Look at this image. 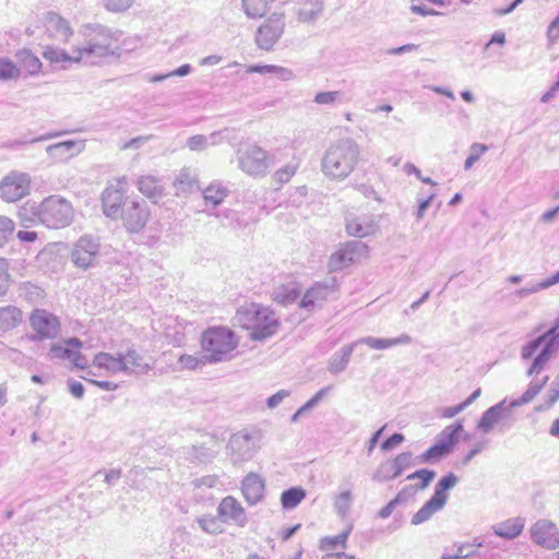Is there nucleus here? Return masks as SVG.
I'll return each instance as SVG.
<instances>
[{
	"label": "nucleus",
	"instance_id": "obj_29",
	"mask_svg": "<svg viewBox=\"0 0 559 559\" xmlns=\"http://www.w3.org/2000/svg\"><path fill=\"white\" fill-rule=\"evenodd\" d=\"M412 341L413 340L408 334L403 333L400 336L393 338H377L372 336H366L355 341L354 343H357V346L365 344L372 349H386L397 345H408L412 343Z\"/></svg>",
	"mask_w": 559,
	"mask_h": 559
},
{
	"label": "nucleus",
	"instance_id": "obj_15",
	"mask_svg": "<svg viewBox=\"0 0 559 559\" xmlns=\"http://www.w3.org/2000/svg\"><path fill=\"white\" fill-rule=\"evenodd\" d=\"M217 515L225 523H233L239 527H245L248 518L245 508L233 496H226L217 507Z\"/></svg>",
	"mask_w": 559,
	"mask_h": 559
},
{
	"label": "nucleus",
	"instance_id": "obj_13",
	"mask_svg": "<svg viewBox=\"0 0 559 559\" xmlns=\"http://www.w3.org/2000/svg\"><path fill=\"white\" fill-rule=\"evenodd\" d=\"M285 28L283 14H272L257 31L255 43L264 50H270L281 38Z\"/></svg>",
	"mask_w": 559,
	"mask_h": 559
},
{
	"label": "nucleus",
	"instance_id": "obj_18",
	"mask_svg": "<svg viewBox=\"0 0 559 559\" xmlns=\"http://www.w3.org/2000/svg\"><path fill=\"white\" fill-rule=\"evenodd\" d=\"M241 493L249 506H257L264 498L265 480L258 474L250 472L241 480Z\"/></svg>",
	"mask_w": 559,
	"mask_h": 559
},
{
	"label": "nucleus",
	"instance_id": "obj_19",
	"mask_svg": "<svg viewBox=\"0 0 559 559\" xmlns=\"http://www.w3.org/2000/svg\"><path fill=\"white\" fill-rule=\"evenodd\" d=\"M515 406H511V401L508 402L506 399L496 405L489 407L478 421L477 428L484 432H489L495 425L501 420L508 418L511 414V409Z\"/></svg>",
	"mask_w": 559,
	"mask_h": 559
},
{
	"label": "nucleus",
	"instance_id": "obj_52",
	"mask_svg": "<svg viewBox=\"0 0 559 559\" xmlns=\"http://www.w3.org/2000/svg\"><path fill=\"white\" fill-rule=\"evenodd\" d=\"M353 502V496L349 490L341 492L334 501V508L336 513L344 518L350 509Z\"/></svg>",
	"mask_w": 559,
	"mask_h": 559
},
{
	"label": "nucleus",
	"instance_id": "obj_57",
	"mask_svg": "<svg viewBox=\"0 0 559 559\" xmlns=\"http://www.w3.org/2000/svg\"><path fill=\"white\" fill-rule=\"evenodd\" d=\"M341 96L340 91L319 92L316 94L313 102L318 105H333L341 100Z\"/></svg>",
	"mask_w": 559,
	"mask_h": 559
},
{
	"label": "nucleus",
	"instance_id": "obj_25",
	"mask_svg": "<svg viewBox=\"0 0 559 559\" xmlns=\"http://www.w3.org/2000/svg\"><path fill=\"white\" fill-rule=\"evenodd\" d=\"M121 365L126 366L121 368V372L124 373L145 374L152 369L151 364L134 348H129L126 354H121Z\"/></svg>",
	"mask_w": 559,
	"mask_h": 559
},
{
	"label": "nucleus",
	"instance_id": "obj_56",
	"mask_svg": "<svg viewBox=\"0 0 559 559\" xmlns=\"http://www.w3.org/2000/svg\"><path fill=\"white\" fill-rule=\"evenodd\" d=\"M471 153L465 159L464 168L471 169L473 165L480 158V156L488 151V146L480 143H474L471 145Z\"/></svg>",
	"mask_w": 559,
	"mask_h": 559
},
{
	"label": "nucleus",
	"instance_id": "obj_9",
	"mask_svg": "<svg viewBox=\"0 0 559 559\" xmlns=\"http://www.w3.org/2000/svg\"><path fill=\"white\" fill-rule=\"evenodd\" d=\"M31 191V177L26 173L13 170L5 175L0 181V199L13 203Z\"/></svg>",
	"mask_w": 559,
	"mask_h": 559
},
{
	"label": "nucleus",
	"instance_id": "obj_33",
	"mask_svg": "<svg viewBox=\"0 0 559 559\" xmlns=\"http://www.w3.org/2000/svg\"><path fill=\"white\" fill-rule=\"evenodd\" d=\"M228 194L229 190L219 181H213L202 190L205 204L211 205L213 209L222 204Z\"/></svg>",
	"mask_w": 559,
	"mask_h": 559
},
{
	"label": "nucleus",
	"instance_id": "obj_2",
	"mask_svg": "<svg viewBox=\"0 0 559 559\" xmlns=\"http://www.w3.org/2000/svg\"><path fill=\"white\" fill-rule=\"evenodd\" d=\"M234 322L250 331L249 337L253 341L273 336L280 326V320L270 307L254 302L238 308Z\"/></svg>",
	"mask_w": 559,
	"mask_h": 559
},
{
	"label": "nucleus",
	"instance_id": "obj_30",
	"mask_svg": "<svg viewBox=\"0 0 559 559\" xmlns=\"http://www.w3.org/2000/svg\"><path fill=\"white\" fill-rule=\"evenodd\" d=\"M43 57L52 66L60 67L62 69H67L66 63L80 62L76 57V48L70 55L66 50L55 47V46H46L43 51Z\"/></svg>",
	"mask_w": 559,
	"mask_h": 559
},
{
	"label": "nucleus",
	"instance_id": "obj_47",
	"mask_svg": "<svg viewBox=\"0 0 559 559\" xmlns=\"http://www.w3.org/2000/svg\"><path fill=\"white\" fill-rule=\"evenodd\" d=\"M350 531L352 528L349 527L336 536H325L321 538L319 545L320 549L323 551L334 550L337 546L345 548Z\"/></svg>",
	"mask_w": 559,
	"mask_h": 559
},
{
	"label": "nucleus",
	"instance_id": "obj_21",
	"mask_svg": "<svg viewBox=\"0 0 559 559\" xmlns=\"http://www.w3.org/2000/svg\"><path fill=\"white\" fill-rule=\"evenodd\" d=\"M83 141L67 140L58 142L46 147V153L55 162H66L84 150Z\"/></svg>",
	"mask_w": 559,
	"mask_h": 559
},
{
	"label": "nucleus",
	"instance_id": "obj_27",
	"mask_svg": "<svg viewBox=\"0 0 559 559\" xmlns=\"http://www.w3.org/2000/svg\"><path fill=\"white\" fill-rule=\"evenodd\" d=\"M377 229V225L370 216H357L346 222V231L349 236L364 238L372 235Z\"/></svg>",
	"mask_w": 559,
	"mask_h": 559
},
{
	"label": "nucleus",
	"instance_id": "obj_61",
	"mask_svg": "<svg viewBox=\"0 0 559 559\" xmlns=\"http://www.w3.org/2000/svg\"><path fill=\"white\" fill-rule=\"evenodd\" d=\"M546 408H550L559 400V373L546 394Z\"/></svg>",
	"mask_w": 559,
	"mask_h": 559
},
{
	"label": "nucleus",
	"instance_id": "obj_8",
	"mask_svg": "<svg viewBox=\"0 0 559 559\" xmlns=\"http://www.w3.org/2000/svg\"><path fill=\"white\" fill-rule=\"evenodd\" d=\"M29 325L34 331V334L29 336L31 341L53 340L59 335L61 329L58 317L45 309L32 311Z\"/></svg>",
	"mask_w": 559,
	"mask_h": 559
},
{
	"label": "nucleus",
	"instance_id": "obj_63",
	"mask_svg": "<svg viewBox=\"0 0 559 559\" xmlns=\"http://www.w3.org/2000/svg\"><path fill=\"white\" fill-rule=\"evenodd\" d=\"M289 395L290 391L280 390L266 400V405L269 408H275L284 401V399L288 397Z\"/></svg>",
	"mask_w": 559,
	"mask_h": 559
},
{
	"label": "nucleus",
	"instance_id": "obj_38",
	"mask_svg": "<svg viewBox=\"0 0 559 559\" xmlns=\"http://www.w3.org/2000/svg\"><path fill=\"white\" fill-rule=\"evenodd\" d=\"M93 365L112 373L120 372L121 368H126V366L121 365V354L114 356L105 352H100L94 356Z\"/></svg>",
	"mask_w": 559,
	"mask_h": 559
},
{
	"label": "nucleus",
	"instance_id": "obj_44",
	"mask_svg": "<svg viewBox=\"0 0 559 559\" xmlns=\"http://www.w3.org/2000/svg\"><path fill=\"white\" fill-rule=\"evenodd\" d=\"M459 481V478L453 473H449L441 477L435 486V496L437 499H441L443 503L448 501L447 491L452 489Z\"/></svg>",
	"mask_w": 559,
	"mask_h": 559
},
{
	"label": "nucleus",
	"instance_id": "obj_53",
	"mask_svg": "<svg viewBox=\"0 0 559 559\" xmlns=\"http://www.w3.org/2000/svg\"><path fill=\"white\" fill-rule=\"evenodd\" d=\"M297 169H298V164L288 163V164L284 165L283 167H281L280 169H277L274 173L273 178L276 182H278L281 185L287 183L293 178V176L296 174Z\"/></svg>",
	"mask_w": 559,
	"mask_h": 559
},
{
	"label": "nucleus",
	"instance_id": "obj_20",
	"mask_svg": "<svg viewBox=\"0 0 559 559\" xmlns=\"http://www.w3.org/2000/svg\"><path fill=\"white\" fill-rule=\"evenodd\" d=\"M436 477V472L428 468L418 469L409 475H407V480H414L415 478H420V483L415 485H408L404 487L401 491L397 492L395 499L400 504L407 502L411 498L414 497L417 490L426 489L429 484Z\"/></svg>",
	"mask_w": 559,
	"mask_h": 559
},
{
	"label": "nucleus",
	"instance_id": "obj_64",
	"mask_svg": "<svg viewBox=\"0 0 559 559\" xmlns=\"http://www.w3.org/2000/svg\"><path fill=\"white\" fill-rule=\"evenodd\" d=\"M404 441V436L402 433L395 432L390 436L384 442L381 444L382 451H390L400 443Z\"/></svg>",
	"mask_w": 559,
	"mask_h": 559
},
{
	"label": "nucleus",
	"instance_id": "obj_58",
	"mask_svg": "<svg viewBox=\"0 0 559 559\" xmlns=\"http://www.w3.org/2000/svg\"><path fill=\"white\" fill-rule=\"evenodd\" d=\"M14 228L15 224L11 218L0 215V246L13 235Z\"/></svg>",
	"mask_w": 559,
	"mask_h": 559
},
{
	"label": "nucleus",
	"instance_id": "obj_23",
	"mask_svg": "<svg viewBox=\"0 0 559 559\" xmlns=\"http://www.w3.org/2000/svg\"><path fill=\"white\" fill-rule=\"evenodd\" d=\"M323 0H297L295 13L300 23H314L323 13Z\"/></svg>",
	"mask_w": 559,
	"mask_h": 559
},
{
	"label": "nucleus",
	"instance_id": "obj_62",
	"mask_svg": "<svg viewBox=\"0 0 559 559\" xmlns=\"http://www.w3.org/2000/svg\"><path fill=\"white\" fill-rule=\"evenodd\" d=\"M193 486L195 488H214L218 484V476L217 475H206L199 478H195L192 481Z\"/></svg>",
	"mask_w": 559,
	"mask_h": 559
},
{
	"label": "nucleus",
	"instance_id": "obj_5",
	"mask_svg": "<svg viewBox=\"0 0 559 559\" xmlns=\"http://www.w3.org/2000/svg\"><path fill=\"white\" fill-rule=\"evenodd\" d=\"M543 345L539 354L534 358L532 365L527 369L526 374L528 377L540 373L551 356L559 349V333H555V330H547L542 335L531 340L521 348V358L527 360L533 357L537 349Z\"/></svg>",
	"mask_w": 559,
	"mask_h": 559
},
{
	"label": "nucleus",
	"instance_id": "obj_46",
	"mask_svg": "<svg viewBox=\"0 0 559 559\" xmlns=\"http://www.w3.org/2000/svg\"><path fill=\"white\" fill-rule=\"evenodd\" d=\"M448 454L450 453L447 452L445 445L436 442L427 451L417 456L416 460L418 464L435 463Z\"/></svg>",
	"mask_w": 559,
	"mask_h": 559
},
{
	"label": "nucleus",
	"instance_id": "obj_12",
	"mask_svg": "<svg viewBox=\"0 0 559 559\" xmlns=\"http://www.w3.org/2000/svg\"><path fill=\"white\" fill-rule=\"evenodd\" d=\"M267 153L258 145L238 152L239 168L250 176H264L267 169Z\"/></svg>",
	"mask_w": 559,
	"mask_h": 559
},
{
	"label": "nucleus",
	"instance_id": "obj_26",
	"mask_svg": "<svg viewBox=\"0 0 559 559\" xmlns=\"http://www.w3.org/2000/svg\"><path fill=\"white\" fill-rule=\"evenodd\" d=\"M82 342L78 337H70L50 345L47 357L50 360H71L75 349H81Z\"/></svg>",
	"mask_w": 559,
	"mask_h": 559
},
{
	"label": "nucleus",
	"instance_id": "obj_10",
	"mask_svg": "<svg viewBox=\"0 0 559 559\" xmlns=\"http://www.w3.org/2000/svg\"><path fill=\"white\" fill-rule=\"evenodd\" d=\"M129 233H140L147 224L151 212L144 200H126L119 215Z\"/></svg>",
	"mask_w": 559,
	"mask_h": 559
},
{
	"label": "nucleus",
	"instance_id": "obj_4",
	"mask_svg": "<svg viewBox=\"0 0 559 559\" xmlns=\"http://www.w3.org/2000/svg\"><path fill=\"white\" fill-rule=\"evenodd\" d=\"M238 343V337L229 328H209L202 333L201 337L205 361L217 364L230 360L234 357Z\"/></svg>",
	"mask_w": 559,
	"mask_h": 559
},
{
	"label": "nucleus",
	"instance_id": "obj_48",
	"mask_svg": "<svg viewBox=\"0 0 559 559\" xmlns=\"http://www.w3.org/2000/svg\"><path fill=\"white\" fill-rule=\"evenodd\" d=\"M299 297V292L293 286L282 285L274 289L273 299L283 305L293 304Z\"/></svg>",
	"mask_w": 559,
	"mask_h": 559
},
{
	"label": "nucleus",
	"instance_id": "obj_17",
	"mask_svg": "<svg viewBox=\"0 0 559 559\" xmlns=\"http://www.w3.org/2000/svg\"><path fill=\"white\" fill-rule=\"evenodd\" d=\"M336 281L331 278L325 282H318L312 285L300 300V308L312 311L317 305H322L335 290Z\"/></svg>",
	"mask_w": 559,
	"mask_h": 559
},
{
	"label": "nucleus",
	"instance_id": "obj_7",
	"mask_svg": "<svg viewBox=\"0 0 559 559\" xmlns=\"http://www.w3.org/2000/svg\"><path fill=\"white\" fill-rule=\"evenodd\" d=\"M102 249L99 237L85 234L73 242L69 259L76 269L88 271L99 266L103 258Z\"/></svg>",
	"mask_w": 559,
	"mask_h": 559
},
{
	"label": "nucleus",
	"instance_id": "obj_42",
	"mask_svg": "<svg viewBox=\"0 0 559 559\" xmlns=\"http://www.w3.org/2000/svg\"><path fill=\"white\" fill-rule=\"evenodd\" d=\"M306 497V491L300 487L284 490L281 495V504L285 510L295 509Z\"/></svg>",
	"mask_w": 559,
	"mask_h": 559
},
{
	"label": "nucleus",
	"instance_id": "obj_36",
	"mask_svg": "<svg viewBox=\"0 0 559 559\" xmlns=\"http://www.w3.org/2000/svg\"><path fill=\"white\" fill-rule=\"evenodd\" d=\"M445 503L441 499H437L432 496L413 516L411 523L413 525H419L427 522L431 516L443 509Z\"/></svg>",
	"mask_w": 559,
	"mask_h": 559
},
{
	"label": "nucleus",
	"instance_id": "obj_39",
	"mask_svg": "<svg viewBox=\"0 0 559 559\" xmlns=\"http://www.w3.org/2000/svg\"><path fill=\"white\" fill-rule=\"evenodd\" d=\"M22 322V311L15 306L0 308V330L10 331Z\"/></svg>",
	"mask_w": 559,
	"mask_h": 559
},
{
	"label": "nucleus",
	"instance_id": "obj_60",
	"mask_svg": "<svg viewBox=\"0 0 559 559\" xmlns=\"http://www.w3.org/2000/svg\"><path fill=\"white\" fill-rule=\"evenodd\" d=\"M105 8L111 12H122L128 10L134 0H104Z\"/></svg>",
	"mask_w": 559,
	"mask_h": 559
},
{
	"label": "nucleus",
	"instance_id": "obj_16",
	"mask_svg": "<svg viewBox=\"0 0 559 559\" xmlns=\"http://www.w3.org/2000/svg\"><path fill=\"white\" fill-rule=\"evenodd\" d=\"M366 249V246L360 241H348L340 250L334 252L329 260L328 267L330 272L340 271L359 257Z\"/></svg>",
	"mask_w": 559,
	"mask_h": 559
},
{
	"label": "nucleus",
	"instance_id": "obj_3",
	"mask_svg": "<svg viewBox=\"0 0 559 559\" xmlns=\"http://www.w3.org/2000/svg\"><path fill=\"white\" fill-rule=\"evenodd\" d=\"M118 38L108 28L97 25L87 29L84 44L76 47L80 62L98 64L109 56L118 55Z\"/></svg>",
	"mask_w": 559,
	"mask_h": 559
},
{
	"label": "nucleus",
	"instance_id": "obj_11",
	"mask_svg": "<svg viewBox=\"0 0 559 559\" xmlns=\"http://www.w3.org/2000/svg\"><path fill=\"white\" fill-rule=\"evenodd\" d=\"M258 449L257 438L249 432L234 433L227 443V451L234 465L252 460Z\"/></svg>",
	"mask_w": 559,
	"mask_h": 559
},
{
	"label": "nucleus",
	"instance_id": "obj_24",
	"mask_svg": "<svg viewBox=\"0 0 559 559\" xmlns=\"http://www.w3.org/2000/svg\"><path fill=\"white\" fill-rule=\"evenodd\" d=\"M45 27L50 37L60 41H68L73 34L69 23L53 12L47 13L45 17Z\"/></svg>",
	"mask_w": 559,
	"mask_h": 559
},
{
	"label": "nucleus",
	"instance_id": "obj_22",
	"mask_svg": "<svg viewBox=\"0 0 559 559\" xmlns=\"http://www.w3.org/2000/svg\"><path fill=\"white\" fill-rule=\"evenodd\" d=\"M124 191L121 188L109 186L102 194L103 211L107 217L117 218L121 213L124 201Z\"/></svg>",
	"mask_w": 559,
	"mask_h": 559
},
{
	"label": "nucleus",
	"instance_id": "obj_59",
	"mask_svg": "<svg viewBox=\"0 0 559 559\" xmlns=\"http://www.w3.org/2000/svg\"><path fill=\"white\" fill-rule=\"evenodd\" d=\"M400 472L403 473L408 467L418 464L417 460L414 459L412 452H402L392 459Z\"/></svg>",
	"mask_w": 559,
	"mask_h": 559
},
{
	"label": "nucleus",
	"instance_id": "obj_51",
	"mask_svg": "<svg viewBox=\"0 0 559 559\" xmlns=\"http://www.w3.org/2000/svg\"><path fill=\"white\" fill-rule=\"evenodd\" d=\"M20 76V69L9 59L0 57V81H9Z\"/></svg>",
	"mask_w": 559,
	"mask_h": 559
},
{
	"label": "nucleus",
	"instance_id": "obj_55",
	"mask_svg": "<svg viewBox=\"0 0 559 559\" xmlns=\"http://www.w3.org/2000/svg\"><path fill=\"white\" fill-rule=\"evenodd\" d=\"M200 528L209 534H218L222 532V526L218 520L211 515L201 516L198 520Z\"/></svg>",
	"mask_w": 559,
	"mask_h": 559
},
{
	"label": "nucleus",
	"instance_id": "obj_34",
	"mask_svg": "<svg viewBox=\"0 0 559 559\" xmlns=\"http://www.w3.org/2000/svg\"><path fill=\"white\" fill-rule=\"evenodd\" d=\"M139 191L153 202H157L164 195V188L153 176H143L136 182Z\"/></svg>",
	"mask_w": 559,
	"mask_h": 559
},
{
	"label": "nucleus",
	"instance_id": "obj_43",
	"mask_svg": "<svg viewBox=\"0 0 559 559\" xmlns=\"http://www.w3.org/2000/svg\"><path fill=\"white\" fill-rule=\"evenodd\" d=\"M549 377L546 376L540 382L532 381L521 397L511 401V406H522L530 403L546 385Z\"/></svg>",
	"mask_w": 559,
	"mask_h": 559
},
{
	"label": "nucleus",
	"instance_id": "obj_31",
	"mask_svg": "<svg viewBox=\"0 0 559 559\" xmlns=\"http://www.w3.org/2000/svg\"><path fill=\"white\" fill-rule=\"evenodd\" d=\"M224 131H214L209 135L195 134L187 140V147L192 152H202L210 145L215 146L223 142Z\"/></svg>",
	"mask_w": 559,
	"mask_h": 559
},
{
	"label": "nucleus",
	"instance_id": "obj_40",
	"mask_svg": "<svg viewBox=\"0 0 559 559\" xmlns=\"http://www.w3.org/2000/svg\"><path fill=\"white\" fill-rule=\"evenodd\" d=\"M21 68L31 75H36L41 70V61L28 49L19 50L15 55Z\"/></svg>",
	"mask_w": 559,
	"mask_h": 559
},
{
	"label": "nucleus",
	"instance_id": "obj_45",
	"mask_svg": "<svg viewBox=\"0 0 559 559\" xmlns=\"http://www.w3.org/2000/svg\"><path fill=\"white\" fill-rule=\"evenodd\" d=\"M248 72H257V73H261V74L270 73V74L276 75L277 78L282 79L283 81H288L294 78V73L292 70L284 68V67L273 66V64L251 66L248 69Z\"/></svg>",
	"mask_w": 559,
	"mask_h": 559
},
{
	"label": "nucleus",
	"instance_id": "obj_1",
	"mask_svg": "<svg viewBox=\"0 0 559 559\" xmlns=\"http://www.w3.org/2000/svg\"><path fill=\"white\" fill-rule=\"evenodd\" d=\"M360 147L350 138L340 139L325 150L321 159V171L333 181L345 180L360 160Z\"/></svg>",
	"mask_w": 559,
	"mask_h": 559
},
{
	"label": "nucleus",
	"instance_id": "obj_35",
	"mask_svg": "<svg viewBox=\"0 0 559 559\" xmlns=\"http://www.w3.org/2000/svg\"><path fill=\"white\" fill-rule=\"evenodd\" d=\"M445 503L441 499H437L432 496L413 516L411 523L413 525H419L427 522L431 516L443 509Z\"/></svg>",
	"mask_w": 559,
	"mask_h": 559
},
{
	"label": "nucleus",
	"instance_id": "obj_49",
	"mask_svg": "<svg viewBox=\"0 0 559 559\" xmlns=\"http://www.w3.org/2000/svg\"><path fill=\"white\" fill-rule=\"evenodd\" d=\"M210 445H206V443H203L201 445H194L192 448L193 450V456L199 460L200 462H207V461H211L212 459H214L217 453H218V450L216 448H214V444L216 443V440L215 439H211L210 440Z\"/></svg>",
	"mask_w": 559,
	"mask_h": 559
},
{
	"label": "nucleus",
	"instance_id": "obj_28",
	"mask_svg": "<svg viewBox=\"0 0 559 559\" xmlns=\"http://www.w3.org/2000/svg\"><path fill=\"white\" fill-rule=\"evenodd\" d=\"M355 347H357V343L353 342L335 352L328 361V371L332 374H338L343 372L349 364Z\"/></svg>",
	"mask_w": 559,
	"mask_h": 559
},
{
	"label": "nucleus",
	"instance_id": "obj_14",
	"mask_svg": "<svg viewBox=\"0 0 559 559\" xmlns=\"http://www.w3.org/2000/svg\"><path fill=\"white\" fill-rule=\"evenodd\" d=\"M531 539L538 546L554 550L559 547V527L551 521L540 519L530 530Z\"/></svg>",
	"mask_w": 559,
	"mask_h": 559
},
{
	"label": "nucleus",
	"instance_id": "obj_37",
	"mask_svg": "<svg viewBox=\"0 0 559 559\" xmlns=\"http://www.w3.org/2000/svg\"><path fill=\"white\" fill-rule=\"evenodd\" d=\"M463 431V421L457 420L455 424L445 427L437 437V443L443 444L447 452L451 453L454 445L459 442V435Z\"/></svg>",
	"mask_w": 559,
	"mask_h": 559
},
{
	"label": "nucleus",
	"instance_id": "obj_54",
	"mask_svg": "<svg viewBox=\"0 0 559 559\" xmlns=\"http://www.w3.org/2000/svg\"><path fill=\"white\" fill-rule=\"evenodd\" d=\"M209 361H205L204 355L202 357L193 356V355H181L178 359V364L182 369L195 370L200 367H203Z\"/></svg>",
	"mask_w": 559,
	"mask_h": 559
},
{
	"label": "nucleus",
	"instance_id": "obj_32",
	"mask_svg": "<svg viewBox=\"0 0 559 559\" xmlns=\"http://www.w3.org/2000/svg\"><path fill=\"white\" fill-rule=\"evenodd\" d=\"M524 525L525 520L519 516L493 525L492 531L499 537L513 539L522 533Z\"/></svg>",
	"mask_w": 559,
	"mask_h": 559
},
{
	"label": "nucleus",
	"instance_id": "obj_6",
	"mask_svg": "<svg viewBox=\"0 0 559 559\" xmlns=\"http://www.w3.org/2000/svg\"><path fill=\"white\" fill-rule=\"evenodd\" d=\"M36 215L48 228H63L73 221V207L68 200L50 195L41 201Z\"/></svg>",
	"mask_w": 559,
	"mask_h": 559
},
{
	"label": "nucleus",
	"instance_id": "obj_41",
	"mask_svg": "<svg viewBox=\"0 0 559 559\" xmlns=\"http://www.w3.org/2000/svg\"><path fill=\"white\" fill-rule=\"evenodd\" d=\"M402 473L393 460L381 463L372 475V479L379 483L397 478Z\"/></svg>",
	"mask_w": 559,
	"mask_h": 559
},
{
	"label": "nucleus",
	"instance_id": "obj_50",
	"mask_svg": "<svg viewBox=\"0 0 559 559\" xmlns=\"http://www.w3.org/2000/svg\"><path fill=\"white\" fill-rule=\"evenodd\" d=\"M175 185L182 191H192L194 187L200 189L195 177L191 174L190 169L183 168L176 178Z\"/></svg>",
	"mask_w": 559,
	"mask_h": 559
}]
</instances>
